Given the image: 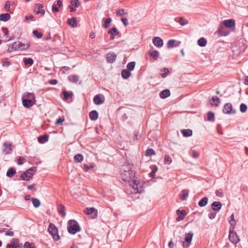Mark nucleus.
<instances>
[{"mask_svg":"<svg viewBox=\"0 0 248 248\" xmlns=\"http://www.w3.org/2000/svg\"><path fill=\"white\" fill-rule=\"evenodd\" d=\"M121 176L124 181L129 183V186L133 189V193H141L144 191L143 183L135 177L133 165L128 164L126 166L121 174Z\"/></svg>","mask_w":248,"mask_h":248,"instance_id":"obj_1","label":"nucleus"},{"mask_svg":"<svg viewBox=\"0 0 248 248\" xmlns=\"http://www.w3.org/2000/svg\"><path fill=\"white\" fill-rule=\"evenodd\" d=\"M68 224L67 229L70 234H75L81 230L78 223L74 220H69Z\"/></svg>","mask_w":248,"mask_h":248,"instance_id":"obj_2","label":"nucleus"},{"mask_svg":"<svg viewBox=\"0 0 248 248\" xmlns=\"http://www.w3.org/2000/svg\"><path fill=\"white\" fill-rule=\"evenodd\" d=\"M36 171V168L35 167H31L23 172L21 175V178L23 180L29 181L32 178L33 174Z\"/></svg>","mask_w":248,"mask_h":248,"instance_id":"obj_3","label":"nucleus"},{"mask_svg":"<svg viewBox=\"0 0 248 248\" xmlns=\"http://www.w3.org/2000/svg\"><path fill=\"white\" fill-rule=\"evenodd\" d=\"M29 46L28 43L23 44L20 42H16L12 44L11 48L14 50H24L27 49Z\"/></svg>","mask_w":248,"mask_h":248,"instance_id":"obj_4","label":"nucleus"},{"mask_svg":"<svg viewBox=\"0 0 248 248\" xmlns=\"http://www.w3.org/2000/svg\"><path fill=\"white\" fill-rule=\"evenodd\" d=\"M229 238L230 241L234 245L237 244V243L240 241L238 235L236 232L234 231L233 228H230L229 229Z\"/></svg>","mask_w":248,"mask_h":248,"instance_id":"obj_5","label":"nucleus"},{"mask_svg":"<svg viewBox=\"0 0 248 248\" xmlns=\"http://www.w3.org/2000/svg\"><path fill=\"white\" fill-rule=\"evenodd\" d=\"M48 231L51 234L53 238L55 240H58L59 239L60 237L58 235V229L53 224L51 223L49 224Z\"/></svg>","mask_w":248,"mask_h":248,"instance_id":"obj_6","label":"nucleus"},{"mask_svg":"<svg viewBox=\"0 0 248 248\" xmlns=\"http://www.w3.org/2000/svg\"><path fill=\"white\" fill-rule=\"evenodd\" d=\"M193 236V233L192 232H189L188 233H186V238L185 239L186 243L185 244V242L183 243V245L184 248H188L189 247L191 244Z\"/></svg>","mask_w":248,"mask_h":248,"instance_id":"obj_7","label":"nucleus"},{"mask_svg":"<svg viewBox=\"0 0 248 248\" xmlns=\"http://www.w3.org/2000/svg\"><path fill=\"white\" fill-rule=\"evenodd\" d=\"M84 213L89 215H91L93 218H95L97 216V210L93 207L86 208Z\"/></svg>","mask_w":248,"mask_h":248,"instance_id":"obj_8","label":"nucleus"},{"mask_svg":"<svg viewBox=\"0 0 248 248\" xmlns=\"http://www.w3.org/2000/svg\"><path fill=\"white\" fill-rule=\"evenodd\" d=\"M221 25H224L225 27L228 28H234L235 25V20L233 19L225 20L221 23Z\"/></svg>","mask_w":248,"mask_h":248,"instance_id":"obj_9","label":"nucleus"},{"mask_svg":"<svg viewBox=\"0 0 248 248\" xmlns=\"http://www.w3.org/2000/svg\"><path fill=\"white\" fill-rule=\"evenodd\" d=\"M223 111L225 114H233L235 112L232 109V105L231 103H227L224 105Z\"/></svg>","mask_w":248,"mask_h":248,"instance_id":"obj_10","label":"nucleus"},{"mask_svg":"<svg viewBox=\"0 0 248 248\" xmlns=\"http://www.w3.org/2000/svg\"><path fill=\"white\" fill-rule=\"evenodd\" d=\"M105 99L101 94H97L93 98V102L95 105H99L104 102Z\"/></svg>","mask_w":248,"mask_h":248,"instance_id":"obj_11","label":"nucleus"},{"mask_svg":"<svg viewBox=\"0 0 248 248\" xmlns=\"http://www.w3.org/2000/svg\"><path fill=\"white\" fill-rule=\"evenodd\" d=\"M217 32L221 36H227L229 34L230 31L227 30L224 25L220 24L217 31Z\"/></svg>","mask_w":248,"mask_h":248,"instance_id":"obj_12","label":"nucleus"},{"mask_svg":"<svg viewBox=\"0 0 248 248\" xmlns=\"http://www.w3.org/2000/svg\"><path fill=\"white\" fill-rule=\"evenodd\" d=\"M176 213L178 217L176 218V220L178 222L183 220L185 216L186 215V212L185 210H180L178 209L176 210Z\"/></svg>","mask_w":248,"mask_h":248,"instance_id":"obj_13","label":"nucleus"},{"mask_svg":"<svg viewBox=\"0 0 248 248\" xmlns=\"http://www.w3.org/2000/svg\"><path fill=\"white\" fill-rule=\"evenodd\" d=\"M12 144L9 142L4 143L3 144V152L5 154H9L12 150Z\"/></svg>","mask_w":248,"mask_h":248,"instance_id":"obj_14","label":"nucleus"},{"mask_svg":"<svg viewBox=\"0 0 248 248\" xmlns=\"http://www.w3.org/2000/svg\"><path fill=\"white\" fill-rule=\"evenodd\" d=\"M153 43L155 46L158 47H161L163 45V40L159 37H155L153 39Z\"/></svg>","mask_w":248,"mask_h":248,"instance_id":"obj_15","label":"nucleus"},{"mask_svg":"<svg viewBox=\"0 0 248 248\" xmlns=\"http://www.w3.org/2000/svg\"><path fill=\"white\" fill-rule=\"evenodd\" d=\"M34 103L31 100L22 98V104L25 108H29L32 107Z\"/></svg>","mask_w":248,"mask_h":248,"instance_id":"obj_16","label":"nucleus"},{"mask_svg":"<svg viewBox=\"0 0 248 248\" xmlns=\"http://www.w3.org/2000/svg\"><path fill=\"white\" fill-rule=\"evenodd\" d=\"M117 55L112 52L108 53L107 54V62L109 63H113L116 60Z\"/></svg>","mask_w":248,"mask_h":248,"instance_id":"obj_17","label":"nucleus"},{"mask_svg":"<svg viewBox=\"0 0 248 248\" xmlns=\"http://www.w3.org/2000/svg\"><path fill=\"white\" fill-rule=\"evenodd\" d=\"M35 9H37L36 11L37 14H41L44 15L45 13V10L43 9V5L41 3H37L35 5Z\"/></svg>","mask_w":248,"mask_h":248,"instance_id":"obj_18","label":"nucleus"},{"mask_svg":"<svg viewBox=\"0 0 248 248\" xmlns=\"http://www.w3.org/2000/svg\"><path fill=\"white\" fill-rule=\"evenodd\" d=\"M149 55L151 56L154 60H157L159 56V53L157 50H150L148 52Z\"/></svg>","mask_w":248,"mask_h":248,"instance_id":"obj_19","label":"nucleus"},{"mask_svg":"<svg viewBox=\"0 0 248 248\" xmlns=\"http://www.w3.org/2000/svg\"><path fill=\"white\" fill-rule=\"evenodd\" d=\"M17 242H18V239L13 238L11 241L10 243L7 245L6 248H16Z\"/></svg>","mask_w":248,"mask_h":248,"instance_id":"obj_20","label":"nucleus"},{"mask_svg":"<svg viewBox=\"0 0 248 248\" xmlns=\"http://www.w3.org/2000/svg\"><path fill=\"white\" fill-rule=\"evenodd\" d=\"M67 24L73 28L77 26V19L76 17H72L67 20Z\"/></svg>","mask_w":248,"mask_h":248,"instance_id":"obj_21","label":"nucleus"},{"mask_svg":"<svg viewBox=\"0 0 248 248\" xmlns=\"http://www.w3.org/2000/svg\"><path fill=\"white\" fill-rule=\"evenodd\" d=\"M170 94V91L169 89H166L161 91L159 93L160 98L162 99L169 97Z\"/></svg>","mask_w":248,"mask_h":248,"instance_id":"obj_22","label":"nucleus"},{"mask_svg":"<svg viewBox=\"0 0 248 248\" xmlns=\"http://www.w3.org/2000/svg\"><path fill=\"white\" fill-rule=\"evenodd\" d=\"M222 206V204L219 202H214L212 204V208L214 211L219 210Z\"/></svg>","mask_w":248,"mask_h":248,"instance_id":"obj_23","label":"nucleus"},{"mask_svg":"<svg viewBox=\"0 0 248 248\" xmlns=\"http://www.w3.org/2000/svg\"><path fill=\"white\" fill-rule=\"evenodd\" d=\"M89 117L93 121L96 120L98 117V113L96 110H92L89 113Z\"/></svg>","mask_w":248,"mask_h":248,"instance_id":"obj_24","label":"nucleus"},{"mask_svg":"<svg viewBox=\"0 0 248 248\" xmlns=\"http://www.w3.org/2000/svg\"><path fill=\"white\" fill-rule=\"evenodd\" d=\"M131 75V72L127 69H124L122 71V77L124 79L128 78Z\"/></svg>","mask_w":248,"mask_h":248,"instance_id":"obj_25","label":"nucleus"},{"mask_svg":"<svg viewBox=\"0 0 248 248\" xmlns=\"http://www.w3.org/2000/svg\"><path fill=\"white\" fill-rule=\"evenodd\" d=\"M16 173V170L14 168H10L6 173V176L8 177H13Z\"/></svg>","mask_w":248,"mask_h":248,"instance_id":"obj_26","label":"nucleus"},{"mask_svg":"<svg viewBox=\"0 0 248 248\" xmlns=\"http://www.w3.org/2000/svg\"><path fill=\"white\" fill-rule=\"evenodd\" d=\"M48 140V136L47 135L40 136L38 138V141L41 143H44L45 142L47 141Z\"/></svg>","mask_w":248,"mask_h":248,"instance_id":"obj_27","label":"nucleus"},{"mask_svg":"<svg viewBox=\"0 0 248 248\" xmlns=\"http://www.w3.org/2000/svg\"><path fill=\"white\" fill-rule=\"evenodd\" d=\"M68 80L73 83H77L79 80V77L76 75H70L68 77Z\"/></svg>","mask_w":248,"mask_h":248,"instance_id":"obj_28","label":"nucleus"},{"mask_svg":"<svg viewBox=\"0 0 248 248\" xmlns=\"http://www.w3.org/2000/svg\"><path fill=\"white\" fill-rule=\"evenodd\" d=\"M11 16L9 14H2L0 15V20L4 22L7 21L10 19Z\"/></svg>","mask_w":248,"mask_h":248,"instance_id":"obj_29","label":"nucleus"},{"mask_svg":"<svg viewBox=\"0 0 248 248\" xmlns=\"http://www.w3.org/2000/svg\"><path fill=\"white\" fill-rule=\"evenodd\" d=\"M229 223L231 226L230 228H232L233 230H234L235 226L236 225V221L234 219V216L233 214H232L230 217V220H229Z\"/></svg>","mask_w":248,"mask_h":248,"instance_id":"obj_30","label":"nucleus"},{"mask_svg":"<svg viewBox=\"0 0 248 248\" xmlns=\"http://www.w3.org/2000/svg\"><path fill=\"white\" fill-rule=\"evenodd\" d=\"M208 202V198L207 197H204L202 198L198 203L199 206L203 207L205 206Z\"/></svg>","mask_w":248,"mask_h":248,"instance_id":"obj_31","label":"nucleus"},{"mask_svg":"<svg viewBox=\"0 0 248 248\" xmlns=\"http://www.w3.org/2000/svg\"><path fill=\"white\" fill-rule=\"evenodd\" d=\"M58 212L62 217H64L65 216V207L63 205H60L59 208H58Z\"/></svg>","mask_w":248,"mask_h":248,"instance_id":"obj_32","label":"nucleus"},{"mask_svg":"<svg viewBox=\"0 0 248 248\" xmlns=\"http://www.w3.org/2000/svg\"><path fill=\"white\" fill-rule=\"evenodd\" d=\"M211 104L212 105H214L216 107H217L218 106V104L220 103V99L217 96H213L212 98Z\"/></svg>","mask_w":248,"mask_h":248,"instance_id":"obj_33","label":"nucleus"},{"mask_svg":"<svg viewBox=\"0 0 248 248\" xmlns=\"http://www.w3.org/2000/svg\"><path fill=\"white\" fill-rule=\"evenodd\" d=\"M182 133L184 137H188L192 135V131L191 129H187L182 130Z\"/></svg>","mask_w":248,"mask_h":248,"instance_id":"obj_34","label":"nucleus"},{"mask_svg":"<svg viewBox=\"0 0 248 248\" xmlns=\"http://www.w3.org/2000/svg\"><path fill=\"white\" fill-rule=\"evenodd\" d=\"M63 100H66L69 98H71L73 95L72 92L69 93L66 91H63Z\"/></svg>","mask_w":248,"mask_h":248,"instance_id":"obj_35","label":"nucleus"},{"mask_svg":"<svg viewBox=\"0 0 248 248\" xmlns=\"http://www.w3.org/2000/svg\"><path fill=\"white\" fill-rule=\"evenodd\" d=\"M24 97L26 98V99H29L34 102L35 103V95L32 93H27L26 95H25Z\"/></svg>","mask_w":248,"mask_h":248,"instance_id":"obj_36","label":"nucleus"},{"mask_svg":"<svg viewBox=\"0 0 248 248\" xmlns=\"http://www.w3.org/2000/svg\"><path fill=\"white\" fill-rule=\"evenodd\" d=\"M207 44L206 40L202 37L199 39L198 41V44L199 46L202 47L205 46Z\"/></svg>","mask_w":248,"mask_h":248,"instance_id":"obj_37","label":"nucleus"},{"mask_svg":"<svg viewBox=\"0 0 248 248\" xmlns=\"http://www.w3.org/2000/svg\"><path fill=\"white\" fill-rule=\"evenodd\" d=\"M74 160L75 162L79 163L83 160V156L81 154H77L74 156Z\"/></svg>","mask_w":248,"mask_h":248,"instance_id":"obj_38","label":"nucleus"},{"mask_svg":"<svg viewBox=\"0 0 248 248\" xmlns=\"http://www.w3.org/2000/svg\"><path fill=\"white\" fill-rule=\"evenodd\" d=\"M31 200H32V204L34 207L38 208L40 206V205L41 204V202H40V200L38 199L32 198L31 199Z\"/></svg>","mask_w":248,"mask_h":248,"instance_id":"obj_39","label":"nucleus"},{"mask_svg":"<svg viewBox=\"0 0 248 248\" xmlns=\"http://www.w3.org/2000/svg\"><path fill=\"white\" fill-rule=\"evenodd\" d=\"M135 64L136 63L135 62H129L126 65V67L127 68V70L129 71L133 70L135 68Z\"/></svg>","mask_w":248,"mask_h":248,"instance_id":"obj_40","label":"nucleus"},{"mask_svg":"<svg viewBox=\"0 0 248 248\" xmlns=\"http://www.w3.org/2000/svg\"><path fill=\"white\" fill-rule=\"evenodd\" d=\"M207 120L209 121L214 122L215 121V114L211 111H209L207 114Z\"/></svg>","mask_w":248,"mask_h":248,"instance_id":"obj_41","label":"nucleus"},{"mask_svg":"<svg viewBox=\"0 0 248 248\" xmlns=\"http://www.w3.org/2000/svg\"><path fill=\"white\" fill-rule=\"evenodd\" d=\"M111 21V19L109 17L104 19V23L103 25V27L105 29L108 28L109 24Z\"/></svg>","mask_w":248,"mask_h":248,"instance_id":"obj_42","label":"nucleus"},{"mask_svg":"<svg viewBox=\"0 0 248 248\" xmlns=\"http://www.w3.org/2000/svg\"><path fill=\"white\" fill-rule=\"evenodd\" d=\"M178 22L179 23V24L182 25V26H184L185 25H186L188 24V20H186V19H185L183 17H180L179 18V20L178 21Z\"/></svg>","mask_w":248,"mask_h":248,"instance_id":"obj_43","label":"nucleus"},{"mask_svg":"<svg viewBox=\"0 0 248 248\" xmlns=\"http://www.w3.org/2000/svg\"><path fill=\"white\" fill-rule=\"evenodd\" d=\"M25 65H32L33 63V60L31 58H24L23 60Z\"/></svg>","mask_w":248,"mask_h":248,"instance_id":"obj_44","label":"nucleus"},{"mask_svg":"<svg viewBox=\"0 0 248 248\" xmlns=\"http://www.w3.org/2000/svg\"><path fill=\"white\" fill-rule=\"evenodd\" d=\"M108 33H113L114 35H118L119 32L117 31L116 28L113 27L108 31Z\"/></svg>","mask_w":248,"mask_h":248,"instance_id":"obj_45","label":"nucleus"},{"mask_svg":"<svg viewBox=\"0 0 248 248\" xmlns=\"http://www.w3.org/2000/svg\"><path fill=\"white\" fill-rule=\"evenodd\" d=\"M172 162V159L170 157L166 155L164 157V163L165 164H170Z\"/></svg>","mask_w":248,"mask_h":248,"instance_id":"obj_46","label":"nucleus"},{"mask_svg":"<svg viewBox=\"0 0 248 248\" xmlns=\"http://www.w3.org/2000/svg\"><path fill=\"white\" fill-rule=\"evenodd\" d=\"M154 155H155V152L153 149L148 148L146 150V156H152Z\"/></svg>","mask_w":248,"mask_h":248,"instance_id":"obj_47","label":"nucleus"},{"mask_svg":"<svg viewBox=\"0 0 248 248\" xmlns=\"http://www.w3.org/2000/svg\"><path fill=\"white\" fill-rule=\"evenodd\" d=\"M183 194L181 197V199L183 201H185L188 195V191L187 190L184 189L182 191Z\"/></svg>","mask_w":248,"mask_h":248,"instance_id":"obj_48","label":"nucleus"},{"mask_svg":"<svg viewBox=\"0 0 248 248\" xmlns=\"http://www.w3.org/2000/svg\"><path fill=\"white\" fill-rule=\"evenodd\" d=\"M175 43V41L174 40H170L167 43V46L168 48H171L175 46L174 44Z\"/></svg>","mask_w":248,"mask_h":248,"instance_id":"obj_49","label":"nucleus"},{"mask_svg":"<svg viewBox=\"0 0 248 248\" xmlns=\"http://www.w3.org/2000/svg\"><path fill=\"white\" fill-rule=\"evenodd\" d=\"M71 5L74 6L75 7L77 8L79 6L80 3L78 0H72L71 1Z\"/></svg>","mask_w":248,"mask_h":248,"instance_id":"obj_50","label":"nucleus"},{"mask_svg":"<svg viewBox=\"0 0 248 248\" xmlns=\"http://www.w3.org/2000/svg\"><path fill=\"white\" fill-rule=\"evenodd\" d=\"M33 34L36 36L38 38L40 39L42 37L43 34L42 33L39 32L37 30H34L33 31Z\"/></svg>","mask_w":248,"mask_h":248,"instance_id":"obj_51","label":"nucleus"},{"mask_svg":"<svg viewBox=\"0 0 248 248\" xmlns=\"http://www.w3.org/2000/svg\"><path fill=\"white\" fill-rule=\"evenodd\" d=\"M163 71L164 72L163 73H162L161 74V76L162 77V78H165L166 77V76L168 75V74H169V70L168 69V68H164L163 69Z\"/></svg>","mask_w":248,"mask_h":248,"instance_id":"obj_52","label":"nucleus"},{"mask_svg":"<svg viewBox=\"0 0 248 248\" xmlns=\"http://www.w3.org/2000/svg\"><path fill=\"white\" fill-rule=\"evenodd\" d=\"M247 109V106L245 104H241L240 107V111L242 112H245Z\"/></svg>","mask_w":248,"mask_h":248,"instance_id":"obj_53","label":"nucleus"},{"mask_svg":"<svg viewBox=\"0 0 248 248\" xmlns=\"http://www.w3.org/2000/svg\"><path fill=\"white\" fill-rule=\"evenodd\" d=\"M10 5H11V3H10V1H7L6 2L5 6H4V8H5L6 11H7V12L10 11Z\"/></svg>","mask_w":248,"mask_h":248,"instance_id":"obj_54","label":"nucleus"},{"mask_svg":"<svg viewBox=\"0 0 248 248\" xmlns=\"http://www.w3.org/2000/svg\"><path fill=\"white\" fill-rule=\"evenodd\" d=\"M126 14H127L126 13L124 12V10L123 9H120V10L117 11V12H116V14L118 16H122L123 15H125Z\"/></svg>","mask_w":248,"mask_h":248,"instance_id":"obj_55","label":"nucleus"},{"mask_svg":"<svg viewBox=\"0 0 248 248\" xmlns=\"http://www.w3.org/2000/svg\"><path fill=\"white\" fill-rule=\"evenodd\" d=\"M192 156L194 158H197L199 156V154L195 150L192 151Z\"/></svg>","mask_w":248,"mask_h":248,"instance_id":"obj_56","label":"nucleus"},{"mask_svg":"<svg viewBox=\"0 0 248 248\" xmlns=\"http://www.w3.org/2000/svg\"><path fill=\"white\" fill-rule=\"evenodd\" d=\"M121 21L122 22H123V23L124 24V25L125 26H126L128 25V20L125 17H122L121 18Z\"/></svg>","mask_w":248,"mask_h":248,"instance_id":"obj_57","label":"nucleus"},{"mask_svg":"<svg viewBox=\"0 0 248 248\" xmlns=\"http://www.w3.org/2000/svg\"><path fill=\"white\" fill-rule=\"evenodd\" d=\"M52 10L54 12H58L59 11V7L56 4H53L52 7Z\"/></svg>","mask_w":248,"mask_h":248,"instance_id":"obj_58","label":"nucleus"},{"mask_svg":"<svg viewBox=\"0 0 248 248\" xmlns=\"http://www.w3.org/2000/svg\"><path fill=\"white\" fill-rule=\"evenodd\" d=\"M25 158L23 157H19L18 159V161H17V163L19 165H21L23 164L24 163V161L25 160Z\"/></svg>","mask_w":248,"mask_h":248,"instance_id":"obj_59","label":"nucleus"},{"mask_svg":"<svg viewBox=\"0 0 248 248\" xmlns=\"http://www.w3.org/2000/svg\"><path fill=\"white\" fill-rule=\"evenodd\" d=\"M157 170V168L156 166H155L151 172L150 173L151 176L153 177H154L155 172Z\"/></svg>","mask_w":248,"mask_h":248,"instance_id":"obj_60","label":"nucleus"},{"mask_svg":"<svg viewBox=\"0 0 248 248\" xmlns=\"http://www.w3.org/2000/svg\"><path fill=\"white\" fill-rule=\"evenodd\" d=\"M23 247L26 248H33V247L31 246V243H29V242H26Z\"/></svg>","mask_w":248,"mask_h":248,"instance_id":"obj_61","label":"nucleus"},{"mask_svg":"<svg viewBox=\"0 0 248 248\" xmlns=\"http://www.w3.org/2000/svg\"><path fill=\"white\" fill-rule=\"evenodd\" d=\"M64 121V119L62 118H60L58 119L57 121L56 122L55 124H62V123Z\"/></svg>","mask_w":248,"mask_h":248,"instance_id":"obj_62","label":"nucleus"},{"mask_svg":"<svg viewBox=\"0 0 248 248\" xmlns=\"http://www.w3.org/2000/svg\"><path fill=\"white\" fill-rule=\"evenodd\" d=\"M5 235L13 236L14 235V233L12 231H8L5 232Z\"/></svg>","mask_w":248,"mask_h":248,"instance_id":"obj_63","label":"nucleus"},{"mask_svg":"<svg viewBox=\"0 0 248 248\" xmlns=\"http://www.w3.org/2000/svg\"><path fill=\"white\" fill-rule=\"evenodd\" d=\"M216 214L214 213H210L209 214L208 217L210 219H213L215 217Z\"/></svg>","mask_w":248,"mask_h":248,"instance_id":"obj_64","label":"nucleus"}]
</instances>
